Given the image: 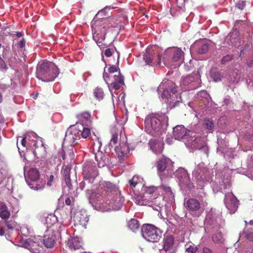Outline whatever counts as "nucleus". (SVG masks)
I'll return each instance as SVG.
<instances>
[{
    "instance_id": "6e6552de",
    "label": "nucleus",
    "mask_w": 253,
    "mask_h": 253,
    "mask_svg": "<svg viewBox=\"0 0 253 253\" xmlns=\"http://www.w3.org/2000/svg\"><path fill=\"white\" fill-rule=\"evenodd\" d=\"M108 73H114L119 71L118 75L113 76V80L112 81L110 85L115 90L119 89L121 87L125 84L124 81V77L121 75L120 72V69L117 65H110L107 69Z\"/></svg>"
},
{
    "instance_id": "2f4dec72",
    "label": "nucleus",
    "mask_w": 253,
    "mask_h": 253,
    "mask_svg": "<svg viewBox=\"0 0 253 253\" xmlns=\"http://www.w3.org/2000/svg\"><path fill=\"white\" fill-rule=\"evenodd\" d=\"M10 215V212L8 211L7 207L5 205H2L0 208V217L5 219L9 217Z\"/></svg>"
},
{
    "instance_id": "72a5a7b5",
    "label": "nucleus",
    "mask_w": 253,
    "mask_h": 253,
    "mask_svg": "<svg viewBox=\"0 0 253 253\" xmlns=\"http://www.w3.org/2000/svg\"><path fill=\"white\" fill-rule=\"evenodd\" d=\"M127 226L130 229L134 231L139 227V221L135 219H131L128 222Z\"/></svg>"
},
{
    "instance_id": "de8ad7c7",
    "label": "nucleus",
    "mask_w": 253,
    "mask_h": 253,
    "mask_svg": "<svg viewBox=\"0 0 253 253\" xmlns=\"http://www.w3.org/2000/svg\"><path fill=\"white\" fill-rule=\"evenodd\" d=\"M233 58V56L232 55H226L222 57L221 60L222 64H225L226 63L230 61Z\"/></svg>"
},
{
    "instance_id": "6e6d98bb",
    "label": "nucleus",
    "mask_w": 253,
    "mask_h": 253,
    "mask_svg": "<svg viewBox=\"0 0 253 253\" xmlns=\"http://www.w3.org/2000/svg\"><path fill=\"white\" fill-rule=\"evenodd\" d=\"M65 204L67 206H70L72 204V200L69 197H67L65 200Z\"/></svg>"
},
{
    "instance_id": "b1692460",
    "label": "nucleus",
    "mask_w": 253,
    "mask_h": 253,
    "mask_svg": "<svg viewBox=\"0 0 253 253\" xmlns=\"http://www.w3.org/2000/svg\"><path fill=\"white\" fill-rule=\"evenodd\" d=\"M198 75H196L195 77L188 76L183 79L182 83L185 85L191 84L192 88H196L198 86L196 85L197 83L198 82Z\"/></svg>"
},
{
    "instance_id": "cd10ccee",
    "label": "nucleus",
    "mask_w": 253,
    "mask_h": 253,
    "mask_svg": "<svg viewBox=\"0 0 253 253\" xmlns=\"http://www.w3.org/2000/svg\"><path fill=\"white\" fill-rule=\"evenodd\" d=\"M229 39L231 43L235 47H238L241 45L240 39L239 38V32L235 30L229 34Z\"/></svg>"
},
{
    "instance_id": "ea45409f",
    "label": "nucleus",
    "mask_w": 253,
    "mask_h": 253,
    "mask_svg": "<svg viewBox=\"0 0 253 253\" xmlns=\"http://www.w3.org/2000/svg\"><path fill=\"white\" fill-rule=\"evenodd\" d=\"M181 177L178 176L180 181L183 184H188L189 182V177L188 176L187 173L186 172L183 171L181 173Z\"/></svg>"
},
{
    "instance_id": "49530a36",
    "label": "nucleus",
    "mask_w": 253,
    "mask_h": 253,
    "mask_svg": "<svg viewBox=\"0 0 253 253\" xmlns=\"http://www.w3.org/2000/svg\"><path fill=\"white\" fill-rule=\"evenodd\" d=\"M5 225L8 229L12 230L16 226V222L13 220H10L5 222Z\"/></svg>"
},
{
    "instance_id": "aec40b11",
    "label": "nucleus",
    "mask_w": 253,
    "mask_h": 253,
    "mask_svg": "<svg viewBox=\"0 0 253 253\" xmlns=\"http://www.w3.org/2000/svg\"><path fill=\"white\" fill-rule=\"evenodd\" d=\"M99 20L101 21V23L105 26L107 29L111 27H117L121 22V20L117 17H110L107 19L101 17V20Z\"/></svg>"
},
{
    "instance_id": "ddd939ff",
    "label": "nucleus",
    "mask_w": 253,
    "mask_h": 253,
    "mask_svg": "<svg viewBox=\"0 0 253 253\" xmlns=\"http://www.w3.org/2000/svg\"><path fill=\"white\" fill-rule=\"evenodd\" d=\"M224 203L230 212H234L238 207V200L232 193L225 194Z\"/></svg>"
},
{
    "instance_id": "5701e85b",
    "label": "nucleus",
    "mask_w": 253,
    "mask_h": 253,
    "mask_svg": "<svg viewBox=\"0 0 253 253\" xmlns=\"http://www.w3.org/2000/svg\"><path fill=\"white\" fill-rule=\"evenodd\" d=\"M77 117L83 126H89L91 123V115L87 112L80 113L77 115Z\"/></svg>"
},
{
    "instance_id": "052dcab7",
    "label": "nucleus",
    "mask_w": 253,
    "mask_h": 253,
    "mask_svg": "<svg viewBox=\"0 0 253 253\" xmlns=\"http://www.w3.org/2000/svg\"><path fill=\"white\" fill-rule=\"evenodd\" d=\"M4 234V231L3 228L0 226V236H2Z\"/></svg>"
},
{
    "instance_id": "13d9d810",
    "label": "nucleus",
    "mask_w": 253,
    "mask_h": 253,
    "mask_svg": "<svg viewBox=\"0 0 253 253\" xmlns=\"http://www.w3.org/2000/svg\"><path fill=\"white\" fill-rule=\"evenodd\" d=\"M68 154L69 155V157H70V159L72 160L73 158H74V153L72 150H69L68 152Z\"/></svg>"
},
{
    "instance_id": "09e8293b",
    "label": "nucleus",
    "mask_w": 253,
    "mask_h": 253,
    "mask_svg": "<svg viewBox=\"0 0 253 253\" xmlns=\"http://www.w3.org/2000/svg\"><path fill=\"white\" fill-rule=\"evenodd\" d=\"M118 142V134L116 133H113L112 138L110 141V144L112 146L115 145Z\"/></svg>"
},
{
    "instance_id": "c03bdc74",
    "label": "nucleus",
    "mask_w": 253,
    "mask_h": 253,
    "mask_svg": "<svg viewBox=\"0 0 253 253\" xmlns=\"http://www.w3.org/2000/svg\"><path fill=\"white\" fill-rule=\"evenodd\" d=\"M19 138H21L22 139L20 142V145H19L18 143H17V147L19 152H20V150L23 152L24 151L22 150L21 148H24L26 147L27 136L25 137H19Z\"/></svg>"
},
{
    "instance_id": "c85d7f7f",
    "label": "nucleus",
    "mask_w": 253,
    "mask_h": 253,
    "mask_svg": "<svg viewBox=\"0 0 253 253\" xmlns=\"http://www.w3.org/2000/svg\"><path fill=\"white\" fill-rule=\"evenodd\" d=\"M103 187L104 190L107 192H116L117 189V186L109 181H104L103 183Z\"/></svg>"
},
{
    "instance_id": "c756f323",
    "label": "nucleus",
    "mask_w": 253,
    "mask_h": 253,
    "mask_svg": "<svg viewBox=\"0 0 253 253\" xmlns=\"http://www.w3.org/2000/svg\"><path fill=\"white\" fill-rule=\"evenodd\" d=\"M114 8V7H111L110 6H106L103 9L98 11L97 14L94 17L93 21L101 20V17H104L103 16H107L108 15L107 10H110Z\"/></svg>"
},
{
    "instance_id": "f8f14e48",
    "label": "nucleus",
    "mask_w": 253,
    "mask_h": 253,
    "mask_svg": "<svg viewBox=\"0 0 253 253\" xmlns=\"http://www.w3.org/2000/svg\"><path fill=\"white\" fill-rule=\"evenodd\" d=\"M28 176L33 181V183H29L28 185L32 189L36 190L42 189L44 187L43 184L42 185L38 184L37 181L39 179V172L36 169H31L28 171Z\"/></svg>"
},
{
    "instance_id": "c9c22d12",
    "label": "nucleus",
    "mask_w": 253,
    "mask_h": 253,
    "mask_svg": "<svg viewBox=\"0 0 253 253\" xmlns=\"http://www.w3.org/2000/svg\"><path fill=\"white\" fill-rule=\"evenodd\" d=\"M203 125L204 127L209 130H212L214 127L212 121L209 119H205Z\"/></svg>"
},
{
    "instance_id": "6ab92c4d",
    "label": "nucleus",
    "mask_w": 253,
    "mask_h": 253,
    "mask_svg": "<svg viewBox=\"0 0 253 253\" xmlns=\"http://www.w3.org/2000/svg\"><path fill=\"white\" fill-rule=\"evenodd\" d=\"M163 249L166 253H175L176 249L174 246V239L171 236H166L164 239Z\"/></svg>"
},
{
    "instance_id": "5fc2aeb1",
    "label": "nucleus",
    "mask_w": 253,
    "mask_h": 253,
    "mask_svg": "<svg viewBox=\"0 0 253 253\" xmlns=\"http://www.w3.org/2000/svg\"><path fill=\"white\" fill-rule=\"evenodd\" d=\"M103 78H104L105 81L106 82H110L111 81V80H110V77L108 73L106 72L105 70V71H104V72L103 73Z\"/></svg>"
},
{
    "instance_id": "4be33fe9",
    "label": "nucleus",
    "mask_w": 253,
    "mask_h": 253,
    "mask_svg": "<svg viewBox=\"0 0 253 253\" xmlns=\"http://www.w3.org/2000/svg\"><path fill=\"white\" fill-rule=\"evenodd\" d=\"M187 209L191 211H199L201 208L200 202L196 199L190 198L186 203Z\"/></svg>"
},
{
    "instance_id": "0e129e2a",
    "label": "nucleus",
    "mask_w": 253,
    "mask_h": 253,
    "mask_svg": "<svg viewBox=\"0 0 253 253\" xmlns=\"http://www.w3.org/2000/svg\"><path fill=\"white\" fill-rule=\"evenodd\" d=\"M51 220L50 218L49 217H47L46 219V223L48 224V220Z\"/></svg>"
},
{
    "instance_id": "603ef678",
    "label": "nucleus",
    "mask_w": 253,
    "mask_h": 253,
    "mask_svg": "<svg viewBox=\"0 0 253 253\" xmlns=\"http://www.w3.org/2000/svg\"><path fill=\"white\" fill-rule=\"evenodd\" d=\"M113 52H114L113 48H108L105 50L104 54L107 57H110L112 55Z\"/></svg>"
},
{
    "instance_id": "f03ea898",
    "label": "nucleus",
    "mask_w": 253,
    "mask_h": 253,
    "mask_svg": "<svg viewBox=\"0 0 253 253\" xmlns=\"http://www.w3.org/2000/svg\"><path fill=\"white\" fill-rule=\"evenodd\" d=\"M165 118L164 114H152L147 116L144 123L146 131L154 136L162 135L163 132L162 121Z\"/></svg>"
},
{
    "instance_id": "423d86ee",
    "label": "nucleus",
    "mask_w": 253,
    "mask_h": 253,
    "mask_svg": "<svg viewBox=\"0 0 253 253\" xmlns=\"http://www.w3.org/2000/svg\"><path fill=\"white\" fill-rule=\"evenodd\" d=\"M83 174L85 183H93L98 175L95 164L91 162L85 163L84 165Z\"/></svg>"
},
{
    "instance_id": "bf43d9fd",
    "label": "nucleus",
    "mask_w": 253,
    "mask_h": 253,
    "mask_svg": "<svg viewBox=\"0 0 253 253\" xmlns=\"http://www.w3.org/2000/svg\"><path fill=\"white\" fill-rule=\"evenodd\" d=\"M203 250V253H212L211 250L207 247H204Z\"/></svg>"
},
{
    "instance_id": "79ce46f5",
    "label": "nucleus",
    "mask_w": 253,
    "mask_h": 253,
    "mask_svg": "<svg viewBox=\"0 0 253 253\" xmlns=\"http://www.w3.org/2000/svg\"><path fill=\"white\" fill-rule=\"evenodd\" d=\"M140 178L138 176H134L129 180V183L131 187H135L139 182Z\"/></svg>"
},
{
    "instance_id": "2eb2a0df",
    "label": "nucleus",
    "mask_w": 253,
    "mask_h": 253,
    "mask_svg": "<svg viewBox=\"0 0 253 253\" xmlns=\"http://www.w3.org/2000/svg\"><path fill=\"white\" fill-rule=\"evenodd\" d=\"M73 220L76 225L85 227L89 221V216L86 211H81L74 214Z\"/></svg>"
},
{
    "instance_id": "e433bc0d",
    "label": "nucleus",
    "mask_w": 253,
    "mask_h": 253,
    "mask_svg": "<svg viewBox=\"0 0 253 253\" xmlns=\"http://www.w3.org/2000/svg\"><path fill=\"white\" fill-rule=\"evenodd\" d=\"M122 204V198L120 197V195H116L115 197V200L113 203V208L115 210L118 209L120 208V207Z\"/></svg>"
},
{
    "instance_id": "f257e3e1",
    "label": "nucleus",
    "mask_w": 253,
    "mask_h": 253,
    "mask_svg": "<svg viewBox=\"0 0 253 253\" xmlns=\"http://www.w3.org/2000/svg\"><path fill=\"white\" fill-rule=\"evenodd\" d=\"M59 74V69L51 62H43L39 65L37 68V77L45 82L53 81Z\"/></svg>"
},
{
    "instance_id": "9b49d317",
    "label": "nucleus",
    "mask_w": 253,
    "mask_h": 253,
    "mask_svg": "<svg viewBox=\"0 0 253 253\" xmlns=\"http://www.w3.org/2000/svg\"><path fill=\"white\" fill-rule=\"evenodd\" d=\"M143 60L146 65L159 66L161 62V56L160 54H158L155 57L154 52L150 49H148L143 55Z\"/></svg>"
},
{
    "instance_id": "412c9836",
    "label": "nucleus",
    "mask_w": 253,
    "mask_h": 253,
    "mask_svg": "<svg viewBox=\"0 0 253 253\" xmlns=\"http://www.w3.org/2000/svg\"><path fill=\"white\" fill-rule=\"evenodd\" d=\"M116 152L120 161L123 160L124 157L126 156L129 152L128 146L126 143H122L115 147Z\"/></svg>"
},
{
    "instance_id": "a211bd4d",
    "label": "nucleus",
    "mask_w": 253,
    "mask_h": 253,
    "mask_svg": "<svg viewBox=\"0 0 253 253\" xmlns=\"http://www.w3.org/2000/svg\"><path fill=\"white\" fill-rule=\"evenodd\" d=\"M97 140V143H94L93 145V151L95 150L97 151V152L95 153V158L96 161L98 162V165L99 167H103L104 165V159L105 156L103 153L100 151L99 150L101 147L102 144L99 141V138H96Z\"/></svg>"
},
{
    "instance_id": "1a4fd4ad",
    "label": "nucleus",
    "mask_w": 253,
    "mask_h": 253,
    "mask_svg": "<svg viewBox=\"0 0 253 253\" xmlns=\"http://www.w3.org/2000/svg\"><path fill=\"white\" fill-rule=\"evenodd\" d=\"M71 166H66L63 170V177L69 190L74 191L75 188L77 189V177L75 172H71Z\"/></svg>"
},
{
    "instance_id": "864d4df0",
    "label": "nucleus",
    "mask_w": 253,
    "mask_h": 253,
    "mask_svg": "<svg viewBox=\"0 0 253 253\" xmlns=\"http://www.w3.org/2000/svg\"><path fill=\"white\" fill-rule=\"evenodd\" d=\"M0 69H6L7 67L5 63L3 60L2 59V58L0 56Z\"/></svg>"
},
{
    "instance_id": "0eeeda50",
    "label": "nucleus",
    "mask_w": 253,
    "mask_h": 253,
    "mask_svg": "<svg viewBox=\"0 0 253 253\" xmlns=\"http://www.w3.org/2000/svg\"><path fill=\"white\" fill-rule=\"evenodd\" d=\"M156 168L158 172L166 171L168 176H171L174 171L173 163L168 158L163 157L156 163Z\"/></svg>"
},
{
    "instance_id": "bb28decb",
    "label": "nucleus",
    "mask_w": 253,
    "mask_h": 253,
    "mask_svg": "<svg viewBox=\"0 0 253 253\" xmlns=\"http://www.w3.org/2000/svg\"><path fill=\"white\" fill-rule=\"evenodd\" d=\"M28 248L33 253H40V249L42 248L39 244V242L33 241L31 239H28L27 242Z\"/></svg>"
},
{
    "instance_id": "3c124183",
    "label": "nucleus",
    "mask_w": 253,
    "mask_h": 253,
    "mask_svg": "<svg viewBox=\"0 0 253 253\" xmlns=\"http://www.w3.org/2000/svg\"><path fill=\"white\" fill-rule=\"evenodd\" d=\"M54 175L51 174L48 177L46 184L48 186H51L52 185L53 182L54 181Z\"/></svg>"
},
{
    "instance_id": "4d7b16f0",
    "label": "nucleus",
    "mask_w": 253,
    "mask_h": 253,
    "mask_svg": "<svg viewBox=\"0 0 253 253\" xmlns=\"http://www.w3.org/2000/svg\"><path fill=\"white\" fill-rule=\"evenodd\" d=\"M201 138L200 137H196L195 139L192 141V144L193 145H195L196 143H198L199 142L201 141Z\"/></svg>"
},
{
    "instance_id": "a18cd8bd",
    "label": "nucleus",
    "mask_w": 253,
    "mask_h": 253,
    "mask_svg": "<svg viewBox=\"0 0 253 253\" xmlns=\"http://www.w3.org/2000/svg\"><path fill=\"white\" fill-rule=\"evenodd\" d=\"M209 50V45L208 44H202L199 48L198 53L199 54H205Z\"/></svg>"
},
{
    "instance_id": "680f3d73",
    "label": "nucleus",
    "mask_w": 253,
    "mask_h": 253,
    "mask_svg": "<svg viewBox=\"0 0 253 253\" xmlns=\"http://www.w3.org/2000/svg\"><path fill=\"white\" fill-rule=\"evenodd\" d=\"M16 35L18 38H20L22 36V34H21V33L18 32L16 33Z\"/></svg>"
},
{
    "instance_id": "f704fd0d",
    "label": "nucleus",
    "mask_w": 253,
    "mask_h": 253,
    "mask_svg": "<svg viewBox=\"0 0 253 253\" xmlns=\"http://www.w3.org/2000/svg\"><path fill=\"white\" fill-rule=\"evenodd\" d=\"M94 96L99 101L103 99L104 93L102 88L96 87L93 91Z\"/></svg>"
},
{
    "instance_id": "a19ab883",
    "label": "nucleus",
    "mask_w": 253,
    "mask_h": 253,
    "mask_svg": "<svg viewBox=\"0 0 253 253\" xmlns=\"http://www.w3.org/2000/svg\"><path fill=\"white\" fill-rule=\"evenodd\" d=\"M212 240L214 243H222L224 240L221 233L218 232L212 236Z\"/></svg>"
},
{
    "instance_id": "a878e982",
    "label": "nucleus",
    "mask_w": 253,
    "mask_h": 253,
    "mask_svg": "<svg viewBox=\"0 0 253 253\" xmlns=\"http://www.w3.org/2000/svg\"><path fill=\"white\" fill-rule=\"evenodd\" d=\"M172 55V60L176 62L180 60L183 55V52L179 48H173L169 51Z\"/></svg>"
},
{
    "instance_id": "8fccbe9b",
    "label": "nucleus",
    "mask_w": 253,
    "mask_h": 253,
    "mask_svg": "<svg viewBox=\"0 0 253 253\" xmlns=\"http://www.w3.org/2000/svg\"><path fill=\"white\" fill-rule=\"evenodd\" d=\"M246 5V1L239 0L236 4V7L240 10H243Z\"/></svg>"
},
{
    "instance_id": "9d476101",
    "label": "nucleus",
    "mask_w": 253,
    "mask_h": 253,
    "mask_svg": "<svg viewBox=\"0 0 253 253\" xmlns=\"http://www.w3.org/2000/svg\"><path fill=\"white\" fill-rule=\"evenodd\" d=\"M66 243L70 253H84V250L78 237H70Z\"/></svg>"
},
{
    "instance_id": "69168bd1",
    "label": "nucleus",
    "mask_w": 253,
    "mask_h": 253,
    "mask_svg": "<svg viewBox=\"0 0 253 253\" xmlns=\"http://www.w3.org/2000/svg\"><path fill=\"white\" fill-rule=\"evenodd\" d=\"M150 193H152L154 191V188H150Z\"/></svg>"
},
{
    "instance_id": "37998d69",
    "label": "nucleus",
    "mask_w": 253,
    "mask_h": 253,
    "mask_svg": "<svg viewBox=\"0 0 253 253\" xmlns=\"http://www.w3.org/2000/svg\"><path fill=\"white\" fill-rule=\"evenodd\" d=\"M90 129L88 127H84L81 132V136L83 138H86L90 135Z\"/></svg>"
},
{
    "instance_id": "58836bf2",
    "label": "nucleus",
    "mask_w": 253,
    "mask_h": 253,
    "mask_svg": "<svg viewBox=\"0 0 253 253\" xmlns=\"http://www.w3.org/2000/svg\"><path fill=\"white\" fill-rule=\"evenodd\" d=\"M245 237L249 240H253V229H245L243 232Z\"/></svg>"
},
{
    "instance_id": "7c9ffc66",
    "label": "nucleus",
    "mask_w": 253,
    "mask_h": 253,
    "mask_svg": "<svg viewBox=\"0 0 253 253\" xmlns=\"http://www.w3.org/2000/svg\"><path fill=\"white\" fill-rule=\"evenodd\" d=\"M211 77L214 82H219L221 80V75L216 68H212L210 72Z\"/></svg>"
},
{
    "instance_id": "f3484780",
    "label": "nucleus",
    "mask_w": 253,
    "mask_h": 253,
    "mask_svg": "<svg viewBox=\"0 0 253 253\" xmlns=\"http://www.w3.org/2000/svg\"><path fill=\"white\" fill-rule=\"evenodd\" d=\"M56 236L52 230L48 228L45 232L42 243L48 248H52L55 243Z\"/></svg>"
},
{
    "instance_id": "338daca9",
    "label": "nucleus",
    "mask_w": 253,
    "mask_h": 253,
    "mask_svg": "<svg viewBox=\"0 0 253 253\" xmlns=\"http://www.w3.org/2000/svg\"><path fill=\"white\" fill-rule=\"evenodd\" d=\"M249 223L251 225H253V220H251L249 222Z\"/></svg>"
},
{
    "instance_id": "473e14b6",
    "label": "nucleus",
    "mask_w": 253,
    "mask_h": 253,
    "mask_svg": "<svg viewBox=\"0 0 253 253\" xmlns=\"http://www.w3.org/2000/svg\"><path fill=\"white\" fill-rule=\"evenodd\" d=\"M25 41L24 39H22L19 41L16 40H14L12 44V50L14 52H15L16 50V47L23 48L25 46Z\"/></svg>"
},
{
    "instance_id": "20e7f679",
    "label": "nucleus",
    "mask_w": 253,
    "mask_h": 253,
    "mask_svg": "<svg viewBox=\"0 0 253 253\" xmlns=\"http://www.w3.org/2000/svg\"><path fill=\"white\" fill-rule=\"evenodd\" d=\"M161 89H163V92L161 94V97L163 99H166L165 101L167 103L171 105V108H173L180 103V101L176 100L172 105H171V97L175 98L174 96L177 92V89L175 84L170 81H167L165 83H162L158 87V91Z\"/></svg>"
},
{
    "instance_id": "4c0bfd02",
    "label": "nucleus",
    "mask_w": 253,
    "mask_h": 253,
    "mask_svg": "<svg viewBox=\"0 0 253 253\" xmlns=\"http://www.w3.org/2000/svg\"><path fill=\"white\" fill-rule=\"evenodd\" d=\"M185 249V253H198L197 248L194 245L186 244Z\"/></svg>"
},
{
    "instance_id": "e2e57ef3",
    "label": "nucleus",
    "mask_w": 253,
    "mask_h": 253,
    "mask_svg": "<svg viewBox=\"0 0 253 253\" xmlns=\"http://www.w3.org/2000/svg\"><path fill=\"white\" fill-rule=\"evenodd\" d=\"M62 157L64 160H66L67 158L65 153H64Z\"/></svg>"
},
{
    "instance_id": "dca6fc26",
    "label": "nucleus",
    "mask_w": 253,
    "mask_h": 253,
    "mask_svg": "<svg viewBox=\"0 0 253 253\" xmlns=\"http://www.w3.org/2000/svg\"><path fill=\"white\" fill-rule=\"evenodd\" d=\"M149 145L152 152L156 154H161L164 149V142L160 138L151 139Z\"/></svg>"
},
{
    "instance_id": "39448f33",
    "label": "nucleus",
    "mask_w": 253,
    "mask_h": 253,
    "mask_svg": "<svg viewBox=\"0 0 253 253\" xmlns=\"http://www.w3.org/2000/svg\"><path fill=\"white\" fill-rule=\"evenodd\" d=\"M141 232L144 239L153 243L158 242L162 236L160 229L155 226L149 224H144L142 226Z\"/></svg>"
},
{
    "instance_id": "393cba45",
    "label": "nucleus",
    "mask_w": 253,
    "mask_h": 253,
    "mask_svg": "<svg viewBox=\"0 0 253 253\" xmlns=\"http://www.w3.org/2000/svg\"><path fill=\"white\" fill-rule=\"evenodd\" d=\"M173 133L175 138L179 139L186 135L187 130L183 126H178L174 128Z\"/></svg>"
},
{
    "instance_id": "7ed1b4c3",
    "label": "nucleus",
    "mask_w": 253,
    "mask_h": 253,
    "mask_svg": "<svg viewBox=\"0 0 253 253\" xmlns=\"http://www.w3.org/2000/svg\"><path fill=\"white\" fill-rule=\"evenodd\" d=\"M91 28L93 34V39L95 41L99 47L102 49L104 48L107 45L105 42V35L107 29L99 20L92 21Z\"/></svg>"
},
{
    "instance_id": "4468645a",
    "label": "nucleus",
    "mask_w": 253,
    "mask_h": 253,
    "mask_svg": "<svg viewBox=\"0 0 253 253\" xmlns=\"http://www.w3.org/2000/svg\"><path fill=\"white\" fill-rule=\"evenodd\" d=\"M34 142V150L33 153L35 156L39 159L45 158L46 155V151L42 141L41 139H37Z\"/></svg>"
},
{
    "instance_id": "774afa93",
    "label": "nucleus",
    "mask_w": 253,
    "mask_h": 253,
    "mask_svg": "<svg viewBox=\"0 0 253 253\" xmlns=\"http://www.w3.org/2000/svg\"><path fill=\"white\" fill-rule=\"evenodd\" d=\"M204 148V146H202V147L199 148V149H201V148Z\"/></svg>"
}]
</instances>
